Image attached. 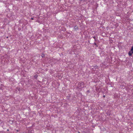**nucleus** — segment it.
<instances>
[{
	"label": "nucleus",
	"mask_w": 133,
	"mask_h": 133,
	"mask_svg": "<svg viewBox=\"0 0 133 133\" xmlns=\"http://www.w3.org/2000/svg\"><path fill=\"white\" fill-rule=\"evenodd\" d=\"M41 56L42 57H44V54H42V55H41Z\"/></svg>",
	"instance_id": "4"
},
{
	"label": "nucleus",
	"mask_w": 133,
	"mask_h": 133,
	"mask_svg": "<svg viewBox=\"0 0 133 133\" xmlns=\"http://www.w3.org/2000/svg\"><path fill=\"white\" fill-rule=\"evenodd\" d=\"M34 19L33 18H31V19L33 20Z\"/></svg>",
	"instance_id": "5"
},
{
	"label": "nucleus",
	"mask_w": 133,
	"mask_h": 133,
	"mask_svg": "<svg viewBox=\"0 0 133 133\" xmlns=\"http://www.w3.org/2000/svg\"><path fill=\"white\" fill-rule=\"evenodd\" d=\"M132 54H133V46H132L130 50L128 53V55L129 56H131Z\"/></svg>",
	"instance_id": "2"
},
{
	"label": "nucleus",
	"mask_w": 133,
	"mask_h": 133,
	"mask_svg": "<svg viewBox=\"0 0 133 133\" xmlns=\"http://www.w3.org/2000/svg\"><path fill=\"white\" fill-rule=\"evenodd\" d=\"M93 38H94V39H95V36L94 37H93Z\"/></svg>",
	"instance_id": "6"
},
{
	"label": "nucleus",
	"mask_w": 133,
	"mask_h": 133,
	"mask_svg": "<svg viewBox=\"0 0 133 133\" xmlns=\"http://www.w3.org/2000/svg\"><path fill=\"white\" fill-rule=\"evenodd\" d=\"M103 97H105V96L104 95Z\"/></svg>",
	"instance_id": "7"
},
{
	"label": "nucleus",
	"mask_w": 133,
	"mask_h": 133,
	"mask_svg": "<svg viewBox=\"0 0 133 133\" xmlns=\"http://www.w3.org/2000/svg\"><path fill=\"white\" fill-rule=\"evenodd\" d=\"M84 83L83 82H79L78 83V88L79 89H81V88L84 87Z\"/></svg>",
	"instance_id": "1"
},
{
	"label": "nucleus",
	"mask_w": 133,
	"mask_h": 133,
	"mask_svg": "<svg viewBox=\"0 0 133 133\" xmlns=\"http://www.w3.org/2000/svg\"><path fill=\"white\" fill-rule=\"evenodd\" d=\"M74 28L75 29H78V27L77 26H75Z\"/></svg>",
	"instance_id": "3"
}]
</instances>
